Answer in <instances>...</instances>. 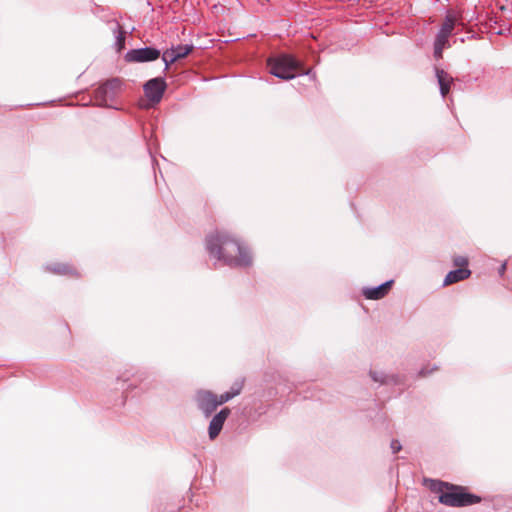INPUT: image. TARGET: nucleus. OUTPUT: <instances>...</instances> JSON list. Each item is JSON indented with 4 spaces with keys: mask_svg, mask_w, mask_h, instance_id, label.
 Returning a JSON list of instances; mask_svg holds the SVG:
<instances>
[{
    "mask_svg": "<svg viewBox=\"0 0 512 512\" xmlns=\"http://www.w3.org/2000/svg\"><path fill=\"white\" fill-rule=\"evenodd\" d=\"M160 57V51L151 48L134 49L127 53L126 58L132 62H147L153 61Z\"/></svg>",
    "mask_w": 512,
    "mask_h": 512,
    "instance_id": "obj_7",
    "label": "nucleus"
},
{
    "mask_svg": "<svg viewBox=\"0 0 512 512\" xmlns=\"http://www.w3.org/2000/svg\"><path fill=\"white\" fill-rule=\"evenodd\" d=\"M453 263L456 267L459 268H467L468 259L465 256H455L453 258Z\"/></svg>",
    "mask_w": 512,
    "mask_h": 512,
    "instance_id": "obj_16",
    "label": "nucleus"
},
{
    "mask_svg": "<svg viewBox=\"0 0 512 512\" xmlns=\"http://www.w3.org/2000/svg\"><path fill=\"white\" fill-rule=\"evenodd\" d=\"M429 373H430V372H426V370H425V369H422V370H421V372H420V374H421L422 376H426V375H427V374H429Z\"/></svg>",
    "mask_w": 512,
    "mask_h": 512,
    "instance_id": "obj_20",
    "label": "nucleus"
},
{
    "mask_svg": "<svg viewBox=\"0 0 512 512\" xmlns=\"http://www.w3.org/2000/svg\"><path fill=\"white\" fill-rule=\"evenodd\" d=\"M210 255L229 265L249 266L252 257L249 250L238 239L226 232H214L206 238Z\"/></svg>",
    "mask_w": 512,
    "mask_h": 512,
    "instance_id": "obj_1",
    "label": "nucleus"
},
{
    "mask_svg": "<svg viewBox=\"0 0 512 512\" xmlns=\"http://www.w3.org/2000/svg\"><path fill=\"white\" fill-rule=\"evenodd\" d=\"M268 66L271 74L285 80L294 78L298 73L308 74L301 62L291 55H282L276 59H270Z\"/></svg>",
    "mask_w": 512,
    "mask_h": 512,
    "instance_id": "obj_3",
    "label": "nucleus"
},
{
    "mask_svg": "<svg viewBox=\"0 0 512 512\" xmlns=\"http://www.w3.org/2000/svg\"><path fill=\"white\" fill-rule=\"evenodd\" d=\"M125 44V35L124 32L121 30V27H119V35L117 36V45L119 50L124 48Z\"/></svg>",
    "mask_w": 512,
    "mask_h": 512,
    "instance_id": "obj_17",
    "label": "nucleus"
},
{
    "mask_svg": "<svg viewBox=\"0 0 512 512\" xmlns=\"http://www.w3.org/2000/svg\"><path fill=\"white\" fill-rule=\"evenodd\" d=\"M120 87V81L118 79H112L103 84L99 89L98 93L107 95L108 93H113L114 90Z\"/></svg>",
    "mask_w": 512,
    "mask_h": 512,
    "instance_id": "obj_15",
    "label": "nucleus"
},
{
    "mask_svg": "<svg viewBox=\"0 0 512 512\" xmlns=\"http://www.w3.org/2000/svg\"><path fill=\"white\" fill-rule=\"evenodd\" d=\"M230 412V409L226 407L212 418L208 428L210 439L214 440L219 435Z\"/></svg>",
    "mask_w": 512,
    "mask_h": 512,
    "instance_id": "obj_8",
    "label": "nucleus"
},
{
    "mask_svg": "<svg viewBox=\"0 0 512 512\" xmlns=\"http://www.w3.org/2000/svg\"><path fill=\"white\" fill-rule=\"evenodd\" d=\"M243 386H244V382L242 380L235 382L232 385L230 391L223 393L224 400H226V402H228L232 398L238 396L241 393Z\"/></svg>",
    "mask_w": 512,
    "mask_h": 512,
    "instance_id": "obj_14",
    "label": "nucleus"
},
{
    "mask_svg": "<svg viewBox=\"0 0 512 512\" xmlns=\"http://www.w3.org/2000/svg\"><path fill=\"white\" fill-rule=\"evenodd\" d=\"M505 269H506V263L502 264V266H501V268L499 270L500 274H503Z\"/></svg>",
    "mask_w": 512,
    "mask_h": 512,
    "instance_id": "obj_19",
    "label": "nucleus"
},
{
    "mask_svg": "<svg viewBox=\"0 0 512 512\" xmlns=\"http://www.w3.org/2000/svg\"><path fill=\"white\" fill-rule=\"evenodd\" d=\"M371 376L374 379V381H379L378 378L375 376V373L371 372Z\"/></svg>",
    "mask_w": 512,
    "mask_h": 512,
    "instance_id": "obj_21",
    "label": "nucleus"
},
{
    "mask_svg": "<svg viewBox=\"0 0 512 512\" xmlns=\"http://www.w3.org/2000/svg\"><path fill=\"white\" fill-rule=\"evenodd\" d=\"M392 284H393V281L390 280V281L383 283L382 285H380L378 287L366 288L363 290V295L367 299H371V300L382 299L388 294L389 290L392 287Z\"/></svg>",
    "mask_w": 512,
    "mask_h": 512,
    "instance_id": "obj_9",
    "label": "nucleus"
},
{
    "mask_svg": "<svg viewBox=\"0 0 512 512\" xmlns=\"http://www.w3.org/2000/svg\"><path fill=\"white\" fill-rule=\"evenodd\" d=\"M429 489L439 494L438 501L450 507H464L477 504L481 498L475 494L468 493L465 487L449 484L439 480H430Z\"/></svg>",
    "mask_w": 512,
    "mask_h": 512,
    "instance_id": "obj_2",
    "label": "nucleus"
},
{
    "mask_svg": "<svg viewBox=\"0 0 512 512\" xmlns=\"http://www.w3.org/2000/svg\"><path fill=\"white\" fill-rule=\"evenodd\" d=\"M166 87L167 85L163 78H153L144 85L145 96L152 104H157L161 101Z\"/></svg>",
    "mask_w": 512,
    "mask_h": 512,
    "instance_id": "obj_5",
    "label": "nucleus"
},
{
    "mask_svg": "<svg viewBox=\"0 0 512 512\" xmlns=\"http://www.w3.org/2000/svg\"><path fill=\"white\" fill-rule=\"evenodd\" d=\"M401 444L399 443V441L397 440H393L391 442V449L393 451V453H398L400 450H401Z\"/></svg>",
    "mask_w": 512,
    "mask_h": 512,
    "instance_id": "obj_18",
    "label": "nucleus"
},
{
    "mask_svg": "<svg viewBox=\"0 0 512 512\" xmlns=\"http://www.w3.org/2000/svg\"><path fill=\"white\" fill-rule=\"evenodd\" d=\"M456 22H457L456 16L453 13H448L445 17V20H444L439 32L446 34L450 37V35L452 34V32L454 30Z\"/></svg>",
    "mask_w": 512,
    "mask_h": 512,
    "instance_id": "obj_13",
    "label": "nucleus"
},
{
    "mask_svg": "<svg viewBox=\"0 0 512 512\" xmlns=\"http://www.w3.org/2000/svg\"><path fill=\"white\" fill-rule=\"evenodd\" d=\"M448 39H449L448 35L438 32L436 39H435V43H434L435 58L441 59L443 57V50L446 47H449Z\"/></svg>",
    "mask_w": 512,
    "mask_h": 512,
    "instance_id": "obj_12",
    "label": "nucleus"
},
{
    "mask_svg": "<svg viewBox=\"0 0 512 512\" xmlns=\"http://www.w3.org/2000/svg\"><path fill=\"white\" fill-rule=\"evenodd\" d=\"M436 76L440 86L441 94L442 96H446L450 91L453 78L442 69H436Z\"/></svg>",
    "mask_w": 512,
    "mask_h": 512,
    "instance_id": "obj_11",
    "label": "nucleus"
},
{
    "mask_svg": "<svg viewBox=\"0 0 512 512\" xmlns=\"http://www.w3.org/2000/svg\"><path fill=\"white\" fill-rule=\"evenodd\" d=\"M471 275V271L468 268H459L454 271H450L443 282L444 286H449L451 284L457 283L459 281L465 280L469 278Z\"/></svg>",
    "mask_w": 512,
    "mask_h": 512,
    "instance_id": "obj_10",
    "label": "nucleus"
},
{
    "mask_svg": "<svg viewBox=\"0 0 512 512\" xmlns=\"http://www.w3.org/2000/svg\"><path fill=\"white\" fill-rule=\"evenodd\" d=\"M192 50V45H178L166 50L162 55V59L165 62V70H168L170 65L177 60L185 58Z\"/></svg>",
    "mask_w": 512,
    "mask_h": 512,
    "instance_id": "obj_6",
    "label": "nucleus"
},
{
    "mask_svg": "<svg viewBox=\"0 0 512 512\" xmlns=\"http://www.w3.org/2000/svg\"><path fill=\"white\" fill-rule=\"evenodd\" d=\"M196 401L198 407L208 417L210 416L218 406L226 403L223 394L217 395L209 390H200L197 392Z\"/></svg>",
    "mask_w": 512,
    "mask_h": 512,
    "instance_id": "obj_4",
    "label": "nucleus"
}]
</instances>
